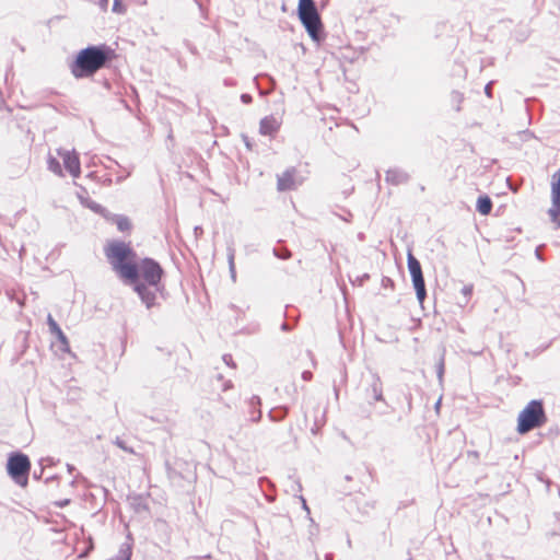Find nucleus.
Here are the masks:
<instances>
[{
  "instance_id": "obj_12",
  "label": "nucleus",
  "mask_w": 560,
  "mask_h": 560,
  "mask_svg": "<svg viewBox=\"0 0 560 560\" xmlns=\"http://www.w3.org/2000/svg\"><path fill=\"white\" fill-rule=\"evenodd\" d=\"M409 175L400 168H390L386 172L385 180L393 185H400L407 183Z\"/></svg>"
},
{
  "instance_id": "obj_5",
  "label": "nucleus",
  "mask_w": 560,
  "mask_h": 560,
  "mask_svg": "<svg viewBox=\"0 0 560 560\" xmlns=\"http://www.w3.org/2000/svg\"><path fill=\"white\" fill-rule=\"evenodd\" d=\"M547 421L541 400H530L520 412L517 418V432L527 433L536 428L542 427Z\"/></svg>"
},
{
  "instance_id": "obj_13",
  "label": "nucleus",
  "mask_w": 560,
  "mask_h": 560,
  "mask_svg": "<svg viewBox=\"0 0 560 560\" xmlns=\"http://www.w3.org/2000/svg\"><path fill=\"white\" fill-rule=\"evenodd\" d=\"M105 218L114 222L120 232H126L131 229V222L126 215L107 213Z\"/></svg>"
},
{
  "instance_id": "obj_27",
  "label": "nucleus",
  "mask_w": 560,
  "mask_h": 560,
  "mask_svg": "<svg viewBox=\"0 0 560 560\" xmlns=\"http://www.w3.org/2000/svg\"><path fill=\"white\" fill-rule=\"evenodd\" d=\"M39 464H40V467H43V468H44V467H47V466L52 465V464H54V459H52V458H49V457H47V458H42V459H40V462H39Z\"/></svg>"
},
{
  "instance_id": "obj_23",
  "label": "nucleus",
  "mask_w": 560,
  "mask_h": 560,
  "mask_svg": "<svg viewBox=\"0 0 560 560\" xmlns=\"http://www.w3.org/2000/svg\"><path fill=\"white\" fill-rule=\"evenodd\" d=\"M275 256H277L280 259H288L291 257V253L288 249H273Z\"/></svg>"
},
{
  "instance_id": "obj_35",
  "label": "nucleus",
  "mask_w": 560,
  "mask_h": 560,
  "mask_svg": "<svg viewBox=\"0 0 560 560\" xmlns=\"http://www.w3.org/2000/svg\"><path fill=\"white\" fill-rule=\"evenodd\" d=\"M43 469H44V468L42 467V468H40L39 474L35 470V471L33 472V477H34L35 479L40 478V475L43 474Z\"/></svg>"
},
{
  "instance_id": "obj_4",
  "label": "nucleus",
  "mask_w": 560,
  "mask_h": 560,
  "mask_svg": "<svg viewBox=\"0 0 560 560\" xmlns=\"http://www.w3.org/2000/svg\"><path fill=\"white\" fill-rule=\"evenodd\" d=\"M298 14L310 37L319 44L324 39V31L314 0H299Z\"/></svg>"
},
{
  "instance_id": "obj_29",
  "label": "nucleus",
  "mask_w": 560,
  "mask_h": 560,
  "mask_svg": "<svg viewBox=\"0 0 560 560\" xmlns=\"http://www.w3.org/2000/svg\"><path fill=\"white\" fill-rule=\"evenodd\" d=\"M241 101L244 104H249L253 101V97H252L250 94L244 93V94L241 95Z\"/></svg>"
},
{
  "instance_id": "obj_34",
  "label": "nucleus",
  "mask_w": 560,
  "mask_h": 560,
  "mask_svg": "<svg viewBox=\"0 0 560 560\" xmlns=\"http://www.w3.org/2000/svg\"><path fill=\"white\" fill-rule=\"evenodd\" d=\"M302 377H303V380H305V381H310V380L312 378V373H311L310 371H304V372L302 373Z\"/></svg>"
},
{
  "instance_id": "obj_25",
  "label": "nucleus",
  "mask_w": 560,
  "mask_h": 560,
  "mask_svg": "<svg viewBox=\"0 0 560 560\" xmlns=\"http://www.w3.org/2000/svg\"><path fill=\"white\" fill-rule=\"evenodd\" d=\"M472 289L474 287L471 284H468V285H464L463 289H462V294L464 295L466 302L469 300V298L471 296L472 294Z\"/></svg>"
},
{
  "instance_id": "obj_37",
  "label": "nucleus",
  "mask_w": 560,
  "mask_h": 560,
  "mask_svg": "<svg viewBox=\"0 0 560 560\" xmlns=\"http://www.w3.org/2000/svg\"><path fill=\"white\" fill-rule=\"evenodd\" d=\"M231 386H232V385H231V382H230V381H229V382H226V383H224V385H223V390H228Z\"/></svg>"
},
{
  "instance_id": "obj_7",
  "label": "nucleus",
  "mask_w": 560,
  "mask_h": 560,
  "mask_svg": "<svg viewBox=\"0 0 560 560\" xmlns=\"http://www.w3.org/2000/svg\"><path fill=\"white\" fill-rule=\"evenodd\" d=\"M407 265L412 279L413 288L416 290L417 299L419 303L422 304L427 296L424 278L421 265L419 260L412 255L411 252L408 253Z\"/></svg>"
},
{
  "instance_id": "obj_31",
  "label": "nucleus",
  "mask_w": 560,
  "mask_h": 560,
  "mask_svg": "<svg viewBox=\"0 0 560 560\" xmlns=\"http://www.w3.org/2000/svg\"><path fill=\"white\" fill-rule=\"evenodd\" d=\"M242 139L248 150L253 149V144L250 142V139L246 135H242Z\"/></svg>"
},
{
  "instance_id": "obj_3",
  "label": "nucleus",
  "mask_w": 560,
  "mask_h": 560,
  "mask_svg": "<svg viewBox=\"0 0 560 560\" xmlns=\"http://www.w3.org/2000/svg\"><path fill=\"white\" fill-rule=\"evenodd\" d=\"M105 255L109 260L113 270L122 281L136 279V253L129 244L121 241L112 242L106 246Z\"/></svg>"
},
{
  "instance_id": "obj_30",
  "label": "nucleus",
  "mask_w": 560,
  "mask_h": 560,
  "mask_svg": "<svg viewBox=\"0 0 560 560\" xmlns=\"http://www.w3.org/2000/svg\"><path fill=\"white\" fill-rule=\"evenodd\" d=\"M223 361L225 362L226 365L235 366V364L233 363V359H232L231 354H224L223 355Z\"/></svg>"
},
{
  "instance_id": "obj_39",
  "label": "nucleus",
  "mask_w": 560,
  "mask_h": 560,
  "mask_svg": "<svg viewBox=\"0 0 560 560\" xmlns=\"http://www.w3.org/2000/svg\"><path fill=\"white\" fill-rule=\"evenodd\" d=\"M78 198L80 199L81 202H84V199H86V197L83 196L82 194H78Z\"/></svg>"
},
{
  "instance_id": "obj_10",
  "label": "nucleus",
  "mask_w": 560,
  "mask_h": 560,
  "mask_svg": "<svg viewBox=\"0 0 560 560\" xmlns=\"http://www.w3.org/2000/svg\"><path fill=\"white\" fill-rule=\"evenodd\" d=\"M295 170L290 168L278 176L277 187L280 191L295 189L300 183L294 179Z\"/></svg>"
},
{
  "instance_id": "obj_22",
  "label": "nucleus",
  "mask_w": 560,
  "mask_h": 560,
  "mask_svg": "<svg viewBox=\"0 0 560 560\" xmlns=\"http://www.w3.org/2000/svg\"><path fill=\"white\" fill-rule=\"evenodd\" d=\"M86 207L91 210H93L94 212L96 213H102L104 215H106L104 212H105V209L97 202L95 201H90L89 203H86Z\"/></svg>"
},
{
  "instance_id": "obj_6",
  "label": "nucleus",
  "mask_w": 560,
  "mask_h": 560,
  "mask_svg": "<svg viewBox=\"0 0 560 560\" xmlns=\"http://www.w3.org/2000/svg\"><path fill=\"white\" fill-rule=\"evenodd\" d=\"M7 467L9 475L16 483L21 486H25L27 483L31 463L25 454L15 453L11 455L8 459Z\"/></svg>"
},
{
  "instance_id": "obj_2",
  "label": "nucleus",
  "mask_w": 560,
  "mask_h": 560,
  "mask_svg": "<svg viewBox=\"0 0 560 560\" xmlns=\"http://www.w3.org/2000/svg\"><path fill=\"white\" fill-rule=\"evenodd\" d=\"M113 49L106 45L89 46L79 51L71 65V73L74 78H88L96 73L110 60Z\"/></svg>"
},
{
  "instance_id": "obj_26",
  "label": "nucleus",
  "mask_w": 560,
  "mask_h": 560,
  "mask_svg": "<svg viewBox=\"0 0 560 560\" xmlns=\"http://www.w3.org/2000/svg\"><path fill=\"white\" fill-rule=\"evenodd\" d=\"M113 11L117 12V13H122L124 12L122 4H121L120 0H114Z\"/></svg>"
},
{
  "instance_id": "obj_19",
  "label": "nucleus",
  "mask_w": 560,
  "mask_h": 560,
  "mask_svg": "<svg viewBox=\"0 0 560 560\" xmlns=\"http://www.w3.org/2000/svg\"><path fill=\"white\" fill-rule=\"evenodd\" d=\"M285 415H287L285 408L273 409L269 412V418L272 421H280L285 417Z\"/></svg>"
},
{
  "instance_id": "obj_9",
  "label": "nucleus",
  "mask_w": 560,
  "mask_h": 560,
  "mask_svg": "<svg viewBox=\"0 0 560 560\" xmlns=\"http://www.w3.org/2000/svg\"><path fill=\"white\" fill-rule=\"evenodd\" d=\"M57 154L62 159L65 168L72 175L74 178L79 177L81 174V164L78 154L74 151H69L66 149H57Z\"/></svg>"
},
{
  "instance_id": "obj_11",
  "label": "nucleus",
  "mask_w": 560,
  "mask_h": 560,
  "mask_svg": "<svg viewBox=\"0 0 560 560\" xmlns=\"http://www.w3.org/2000/svg\"><path fill=\"white\" fill-rule=\"evenodd\" d=\"M281 122L273 116L264 117L259 124V132L262 136L273 137L280 129Z\"/></svg>"
},
{
  "instance_id": "obj_33",
  "label": "nucleus",
  "mask_w": 560,
  "mask_h": 560,
  "mask_svg": "<svg viewBox=\"0 0 560 560\" xmlns=\"http://www.w3.org/2000/svg\"><path fill=\"white\" fill-rule=\"evenodd\" d=\"M492 83L493 82H489L486 86H485V93L488 97H491L492 96Z\"/></svg>"
},
{
  "instance_id": "obj_15",
  "label": "nucleus",
  "mask_w": 560,
  "mask_h": 560,
  "mask_svg": "<svg viewBox=\"0 0 560 560\" xmlns=\"http://www.w3.org/2000/svg\"><path fill=\"white\" fill-rule=\"evenodd\" d=\"M249 408H250V420L253 422H258L261 418V410H260V398L258 396H252V398L248 401Z\"/></svg>"
},
{
  "instance_id": "obj_14",
  "label": "nucleus",
  "mask_w": 560,
  "mask_h": 560,
  "mask_svg": "<svg viewBox=\"0 0 560 560\" xmlns=\"http://www.w3.org/2000/svg\"><path fill=\"white\" fill-rule=\"evenodd\" d=\"M370 390H371V394H372L374 400L384 401L382 381H381V377L378 376V374H376V373L372 375V383L370 385Z\"/></svg>"
},
{
  "instance_id": "obj_41",
  "label": "nucleus",
  "mask_w": 560,
  "mask_h": 560,
  "mask_svg": "<svg viewBox=\"0 0 560 560\" xmlns=\"http://www.w3.org/2000/svg\"><path fill=\"white\" fill-rule=\"evenodd\" d=\"M67 467H68V470H69L70 472L74 469V467H73L72 465H70V464H68V465H67Z\"/></svg>"
},
{
  "instance_id": "obj_42",
  "label": "nucleus",
  "mask_w": 560,
  "mask_h": 560,
  "mask_svg": "<svg viewBox=\"0 0 560 560\" xmlns=\"http://www.w3.org/2000/svg\"><path fill=\"white\" fill-rule=\"evenodd\" d=\"M325 560H332V555H326Z\"/></svg>"
},
{
  "instance_id": "obj_20",
  "label": "nucleus",
  "mask_w": 560,
  "mask_h": 560,
  "mask_svg": "<svg viewBox=\"0 0 560 560\" xmlns=\"http://www.w3.org/2000/svg\"><path fill=\"white\" fill-rule=\"evenodd\" d=\"M114 444H115V445H117L119 448H121V450H122V451H125V452H128V453H130V454H133V453H135L133 448H132V447H129V446L126 444V442H125L122 439H120V438H116V439H115V441H114Z\"/></svg>"
},
{
  "instance_id": "obj_1",
  "label": "nucleus",
  "mask_w": 560,
  "mask_h": 560,
  "mask_svg": "<svg viewBox=\"0 0 560 560\" xmlns=\"http://www.w3.org/2000/svg\"><path fill=\"white\" fill-rule=\"evenodd\" d=\"M163 269L158 261L152 258H144L137 264V276L135 280H125L124 283L132 287L141 302L148 310L156 305L158 293L164 290L161 283Z\"/></svg>"
},
{
  "instance_id": "obj_16",
  "label": "nucleus",
  "mask_w": 560,
  "mask_h": 560,
  "mask_svg": "<svg viewBox=\"0 0 560 560\" xmlns=\"http://www.w3.org/2000/svg\"><path fill=\"white\" fill-rule=\"evenodd\" d=\"M476 208H477V211L483 215H487L491 212L492 210V201L491 199L483 195V196H480L477 200V205H476Z\"/></svg>"
},
{
  "instance_id": "obj_36",
  "label": "nucleus",
  "mask_w": 560,
  "mask_h": 560,
  "mask_svg": "<svg viewBox=\"0 0 560 560\" xmlns=\"http://www.w3.org/2000/svg\"><path fill=\"white\" fill-rule=\"evenodd\" d=\"M281 329L287 331V330H290L291 328H290V326L287 323H283L281 325Z\"/></svg>"
},
{
  "instance_id": "obj_21",
  "label": "nucleus",
  "mask_w": 560,
  "mask_h": 560,
  "mask_svg": "<svg viewBox=\"0 0 560 560\" xmlns=\"http://www.w3.org/2000/svg\"><path fill=\"white\" fill-rule=\"evenodd\" d=\"M47 324H48L50 332L54 335L61 329L50 314L47 317Z\"/></svg>"
},
{
  "instance_id": "obj_32",
  "label": "nucleus",
  "mask_w": 560,
  "mask_h": 560,
  "mask_svg": "<svg viewBox=\"0 0 560 560\" xmlns=\"http://www.w3.org/2000/svg\"><path fill=\"white\" fill-rule=\"evenodd\" d=\"M131 172L132 170H126V174L125 175H119L116 179L117 183H121L122 180H125L128 176L131 175Z\"/></svg>"
},
{
  "instance_id": "obj_18",
  "label": "nucleus",
  "mask_w": 560,
  "mask_h": 560,
  "mask_svg": "<svg viewBox=\"0 0 560 560\" xmlns=\"http://www.w3.org/2000/svg\"><path fill=\"white\" fill-rule=\"evenodd\" d=\"M47 168L57 176H63L61 164L59 163L58 159L52 155H48Z\"/></svg>"
},
{
  "instance_id": "obj_43",
  "label": "nucleus",
  "mask_w": 560,
  "mask_h": 560,
  "mask_svg": "<svg viewBox=\"0 0 560 560\" xmlns=\"http://www.w3.org/2000/svg\"><path fill=\"white\" fill-rule=\"evenodd\" d=\"M408 560H411V559H408Z\"/></svg>"
},
{
  "instance_id": "obj_28",
  "label": "nucleus",
  "mask_w": 560,
  "mask_h": 560,
  "mask_svg": "<svg viewBox=\"0 0 560 560\" xmlns=\"http://www.w3.org/2000/svg\"><path fill=\"white\" fill-rule=\"evenodd\" d=\"M443 373H444V361H443V359H442V360L440 361V363H439V368H438V377H439L440 380H442V377H443Z\"/></svg>"
},
{
  "instance_id": "obj_40",
  "label": "nucleus",
  "mask_w": 560,
  "mask_h": 560,
  "mask_svg": "<svg viewBox=\"0 0 560 560\" xmlns=\"http://www.w3.org/2000/svg\"><path fill=\"white\" fill-rule=\"evenodd\" d=\"M90 201H92L91 199L86 198L84 199V202H81L82 205H84L86 207V203H89Z\"/></svg>"
},
{
  "instance_id": "obj_24",
  "label": "nucleus",
  "mask_w": 560,
  "mask_h": 560,
  "mask_svg": "<svg viewBox=\"0 0 560 560\" xmlns=\"http://www.w3.org/2000/svg\"><path fill=\"white\" fill-rule=\"evenodd\" d=\"M55 336L57 337L58 341L63 346V347H68L69 346V342H68V338L67 336L63 334V331L60 329L59 331H57L55 334Z\"/></svg>"
},
{
  "instance_id": "obj_17",
  "label": "nucleus",
  "mask_w": 560,
  "mask_h": 560,
  "mask_svg": "<svg viewBox=\"0 0 560 560\" xmlns=\"http://www.w3.org/2000/svg\"><path fill=\"white\" fill-rule=\"evenodd\" d=\"M228 264H229V271H230L231 280L235 283L236 282L235 248L232 245L228 246Z\"/></svg>"
},
{
  "instance_id": "obj_38",
  "label": "nucleus",
  "mask_w": 560,
  "mask_h": 560,
  "mask_svg": "<svg viewBox=\"0 0 560 560\" xmlns=\"http://www.w3.org/2000/svg\"><path fill=\"white\" fill-rule=\"evenodd\" d=\"M535 254H536V257H537L539 260H542V256H541V254H540V252H539V249H538V248L535 250Z\"/></svg>"
},
{
  "instance_id": "obj_8",
  "label": "nucleus",
  "mask_w": 560,
  "mask_h": 560,
  "mask_svg": "<svg viewBox=\"0 0 560 560\" xmlns=\"http://www.w3.org/2000/svg\"><path fill=\"white\" fill-rule=\"evenodd\" d=\"M550 188L551 206L548 215L556 229H560V168L553 173Z\"/></svg>"
}]
</instances>
